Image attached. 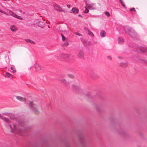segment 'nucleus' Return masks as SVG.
<instances>
[{
	"instance_id": "nucleus-28",
	"label": "nucleus",
	"mask_w": 147,
	"mask_h": 147,
	"mask_svg": "<svg viewBox=\"0 0 147 147\" xmlns=\"http://www.w3.org/2000/svg\"><path fill=\"white\" fill-rule=\"evenodd\" d=\"M73 89H74V90H78L79 89V88L78 87L76 86H75Z\"/></svg>"
},
{
	"instance_id": "nucleus-13",
	"label": "nucleus",
	"mask_w": 147,
	"mask_h": 147,
	"mask_svg": "<svg viewBox=\"0 0 147 147\" xmlns=\"http://www.w3.org/2000/svg\"><path fill=\"white\" fill-rule=\"evenodd\" d=\"M85 29L88 32L87 33L88 34L92 36H94L93 34L89 30L88 28H86Z\"/></svg>"
},
{
	"instance_id": "nucleus-24",
	"label": "nucleus",
	"mask_w": 147,
	"mask_h": 147,
	"mask_svg": "<svg viewBox=\"0 0 147 147\" xmlns=\"http://www.w3.org/2000/svg\"><path fill=\"white\" fill-rule=\"evenodd\" d=\"M61 35L62 36V40L63 41H64L65 40V38L64 36L62 34H61Z\"/></svg>"
},
{
	"instance_id": "nucleus-29",
	"label": "nucleus",
	"mask_w": 147,
	"mask_h": 147,
	"mask_svg": "<svg viewBox=\"0 0 147 147\" xmlns=\"http://www.w3.org/2000/svg\"><path fill=\"white\" fill-rule=\"evenodd\" d=\"M130 10L131 11H136V10L134 8V7H133L132 8L130 9Z\"/></svg>"
},
{
	"instance_id": "nucleus-34",
	"label": "nucleus",
	"mask_w": 147,
	"mask_h": 147,
	"mask_svg": "<svg viewBox=\"0 0 147 147\" xmlns=\"http://www.w3.org/2000/svg\"><path fill=\"white\" fill-rule=\"evenodd\" d=\"M3 116H1V115H0V119H1L2 117Z\"/></svg>"
},
{
	"instance_id": "nucleus-10",
	"label": "nucleus",
	"mask_w": 147,
	"mask_h": 147,
	"mask_svg": "<svg viewBox=\"0 0 147 147\" xmlns=\"http://www.w3.org/2000/svg\"><path fill=\"white\" fill-rule=\"evenodd\" d=\"M71 10L72 11V12L74 14H76L78 13L79 10L77 8L74 7Z\"/></svg>"
},
{
	"instance_id": "nucleus-26",
	"label": "nucleus",
	"mask_w": 147,
	"mask_h": 147,
	"mask_svg": "<svg viewBox=\"0 0 147 147\" xmlns=\"http://www.w3.org/2000/svg\"><path fill=\"white\" fill-rule=\"evenodd\" d=\"M68 45H69V44L67 42H65L64 44V45L65 46H66Z\"/></svg>"
},
{
	"instance_id": "nucleus-17",
	"label": "nucleus",
	"mask_w": 147,
	"mask_h": 147,
	"mask_svg": "<svg viewBox=\"0 0 147 147\" xmlns=\"http://www.w3.org/2000/svg\"><path fill=\"white\" fill-rule=\"evenodd\" d=\"M6 76L7 78H12V76L9 73L6 72Z\"/></svg>"
},
{
	"instance_id": "nucleus-12",
	"label": "nucleus",
	"mask_w": 147,
	"mask_h": 147,
	"mask_svg": "<svg viewBox=\"0 0 147 147\" xmlns=\"http://www.w3.org/2000/svg\"><path fill=\"white\" fill-rule=\"evenodd\" d=\"M35 67L36 70H41L42 68V67L38 64L36 65L35 66Z\"/></svg>"
},
{
	"instance_id": "nucleus-6",
	"label": "nucleus",
	"mask_w": 147,
	"mask_h": 147,
	"mask_svg": "<svg viewBox=\"0 0 147 147\" xmlns=\"http://www.w3.org/2000/svg\"><path fill=\"white\" fill-rule=\"evenodd\" d=\"M86 5L87 7L90 9L94 10L96 9V6L95 3L87 4Z\"/></svg>"
},
{
	"instance_id": "nucleus-38",
	"label": "nucleus",
	"mask_w": 147,
	"mask_h": 147,
	"mask_svg": "<svg viewBox=\"0 0 147 147\" xmlns=\"http://www.w3.org/2000/svg\"><path fill=\"white\" fill-rule=\"evenodd\" d=\"M20 126H21V127H22V126H21V125H20Z\"/></svg>"
},
{
	"instance_id": "nucleus-7",
	"label": "nucleus",
	"mask_w": 147,
	"mask_h": 147,
	"mask_svg": "<svg viewBox=\"0 0 147 147\" xmlns=\"http://www.w3.org/2000/svg\"><path fill=\"white\" fill-rule=\"evenodd\" d=\"M78 56L80 58L83 59L84 58V54L83 52L80 51L78 53Z\"/></svg>"
},
{
	"instance_id": "nucleus-4",
	"label": "nucleus",
	"mask_w": 147,
	"mask_h": 147,
	"mask_svg": "<svg viewBox=\"0 0 147 147\" xmlns=\"http://www.w3.org/2000/svg\"><path fill=\"white\" fill-rule=\"evenodd\" d=\"M125 31L129 35L132 37L136 33L135 31L132 28H129L127 30H125Z\"/></svg>"
},
{
	"instance_id": "nucleus-33",
	"label": "nucleus",
	"mask_w": 147,
	"mask_h": 147,
	"mask_svg": "<svg viewBox=\"0 0 147 147\" xmlns=\"http://www.w3.org/2000/svg\"><path fill=\"white\" fill-rule=\"evenodd\" d=\"M121 3H122L123 2V0H119Z\"/></svg>"
},
{
	"instance_id": "nucleus-9",
	"label": "nucleus",
	"mask_w": 147,
	"mask_h": 147,
	"mask_svg": "<svg viewBox=\"0 0 147 147\" xmlns=\"http://www.w3.org/2000/svg\"><path fill=\"white\" fill-rule=\"evenodd\" d=\"M10 29L11 31L13 32H16L18 30V29L16 26L13 25H12L10 26Z\"/></svg>"
},
{
	"instance_id": "nucleus-23",
	"label": "nucleus",
	"mask_w": 147,
	"mask_h": 147,
	"mask_svg": "<svg viewBox=\"0 0 147 147\" xmlns=\"http://www.w3.org/2000/svg\"><path fill=\"white\" fill-rule=\"evenodd\" d=\"M85 10L84 11V13H88L89 12V10L87 9V7H85Z\"/></svg>"
},
{
	"instance_id": "nucleus-19",
	"label": "nucleus",
	"mask_w": 147,
	"mask_h": 147,
	"mask_svg": "<svg viewBox=\"0 0 147 147\" xmlns=\"http://www.w3.org/2000/svg\"><path fill=\"white\" fill-rule=\"evenodd\" d=\"M12 16L20 19L22 20V18L20 16L16 15V14H14V15H12Z\"/></svg>"
},
{
	"instance_id": "nucleus-36",
	"label": "nucleus",
	"mask_w": 147,
	"mask_h": 147,
	"mask_svg": "<svg viewBox=\"0 0 147 147\" xmlns=\"http://www.w3.org/2000/svg\"><path fill=\"white\" fill-rule=\"evenodd\" d=\"M109 58L110 59H111V57H110V56L109 57Z\"/></svg>"
},
{
	"instance_id": "nucleus-37",
	"label": "nucleus",
	"mask_w": 147,
	"mask_h": 147,
	"mask_svg": "<svg viewBox=\"0 0 147 147\" xmlns=\"http://www.w3.org/2000/svg\"><path fill=\"white\" fill-rule=\"evenodd\" d=\"M0 12H2V11H0Z\"/></svg>"
},
{
	"instance_id": "nucleus-5",
	"label": "nucleus",
	"mask_w": 147,
	"mask_h": 147,
	"mask_svg": "<svg viewBox=\"0 0 147 147\" xmlns=\"http://www.w3.org/2000/svg\"><path fill=\"white\" fill-rule=\"evenodd\" d=\"M53 6L55 9L57 11L62 12L64 13H65V11L59 5L56 3H54L53 4Z\"/></svg>"
},
{
	"instance_id": "nucleus-27",
	"label": "nucleus",
	"mask_w": 147,
	"mask_h": 147,
	"mask_svg": "<svg viewBox=\"0 0 147 147\" xmlns=\"http://www.w3.org/2000/svg\"><path fill=\"white\" fill-rule=\"evenodd\" d=\"M75 34L76 35H78V36H82V34H80L79 33H78V32H76L75 33Z\"/></svg>"
},
{
	"instance_id": "nucleus-8",
	"label": "nucleus",
	"mask_w": 147,
	"mask_h": 147,
	"mask_svg": "<svg viewBox=\"0 0 147 147\" xmlns=\"http://www.w3.org/2000/svg\"><path fill=\"white\" fill-rule=\"evenodd\" d=\"M1 119L3 120V121H4L6 123H9L10 122V120L6 117H4V116H2Z\"/></svg>"
},
{
	"instance_id": "nucleus-11",
	"label": "nucleus",
	"mask_w": 147,
	"mask_h": 147,
	"mask_svg": "<svg viewBox=\"0 0 147 147\" xmlns=\"http://www.w3.org/2000/svg\"><path fill=\"white\" fill-rule=\"evenodd\" d=\"M16 98L18 100L22 101H25L26 100L25 98H23L20 96H16Z\"/></svg>"
},
{
	"instance_id": "nucleus-1",
	"label": "nucleus",
	"mask_w": 147,
	"mask_h": 147,
	"mask_svg": "<svg viewBox=\"0 0 147 147\" xmlns=\"http://www.w3.org/2000/svg\"><path fill=\"white\" fill-rule=\"evenodd\" d=\"M71 56L69 55L61 53L59 55L58 58L61 60L65 59L67 60L70 59Z\"/></svg>"
},
{
	"instance_id": "nucleus-20",
	"label": "nucleus",
	"mask_w": 147,
	"mask_h": 147,
	"mask_svg": "<svg viewBox=\"0 0 147 147\" xmlns=\"http://www.w3.org/2000/svg\"><path fill=\"white\" fill-rule=\"evenodd\" d=\"M11 69L12 70L13 73H14L16 72V70L14 66H11Z\"/></svg>"
},
{
	"instance_id": "nucleus-35",
	"label": "nucleus",
	"mask_w": 147,
	"mask_h": 147,
	"mask_svg": "<svg viewBox=\"0 0 147 147\" xmlns=\"http://www.w3.org/2000/svg\"><path fill=\"white\" fill-rule=\"evenodd\" d=\"M78 16H79L82 17V16L81 15H79Z\"/></svg>"
},
{
	"instance_id": "nucleus-18",
	"label": "nucleus",
	"mask_w": 147,
	"mask_h": 147,
	"mask_svg": "<svg viewBox=\"0 0 147 147\" xmlns=\"http://www.w3.org/2000/svg\"><path fill=\"white\" fill-rule=\"evenodd\" d=\"M25 40L27 42H29L31 44H35V43L33 41L29 39H25Z\"/></svg>"
},
{
	"instance_id": "nucleus-30",
	"label": "nucleus",
	"mask_w": 147,
	"mask_h": 147,
	"mask_svg": "<svg viewBox=\"0 0 147 147\" xmlns=\"http://www.w3.org/2000/svg\"><path fill=\"white\" fill-rule=\"evenodd\" d=\"M10 12H11V13H10V14L11 15V16H12V15H14V14H15L13 12H12L11 11Z\"/></svg>"
},
{
	"instance_id": "nucleus-25",
	"label": "nucleus",
	"mask_w": 147,
	"mask_h": 147,
	"mask_svg": "<svg viewBox=\"0 0 147 147\" xmlns=\"http://www.w3.org/2000/svg\"><path fill=\"white\" fill-rule=\"evenodd\" d=\"M67 76L69 77L70 78H74V76L70 74H68Z\"/></svg>"
},
{
	"instance_id": "nucleus-21",
	"label": "nucleus",
	"mask_w": 147,
	"mask_h": 147,
	"mask_svg": "<svg viewBox=\"0 0 147 147\" xmlns=\"http://www.w3.org/2000/svg\"><path fill=\"white\" fill-rule=\"evenodd\" d=\"M61 81L65 85H67L68 84V83L66 82L65 79L61 80Z\"/></svg>"
},
{
	"instance_id": "nucleus-3",
	"label": "nucleus",
	"mask_w": 147,
	"mask_h": 147,
	"mask_svg": "<svg viewBox=\"0 0 147 147\" xmlns=\"http://www.w3.org/2000/svg\"><path fill=\"white\" fill-rule=\"evenodd\" d=\"M9 126L11 128V131L13 132H16V131L19 132L22 130L20 129L19 127L17 128L16 125L15 124L13 125V128H12L11 125H9Z\"/></svg>"
},
{
	"instance_id": "nucleus-32",
	"label": "nucleus",
	"mask_w": 147,
	"mask_h": 147,
	"mask_svg": "<svg viewBox=\"0 0 147 147\" xmlns=\"http://www.w3.org/2000/svg\"><path fill=\"white\" fill-rule=\"evenodd\" d=\"M121 4H122V6H123L124 7H125V5H124V3H123H123H121Z\"/></svg>"
},
{
	"instance_id": "nucleus-31",
	"label": "nucleus",
	"mask_w": 147,
	"mask_h": 147,
	"mask_svg": "<svg viewBox=\"0 0 147 147\" xmlns=\"http://www.w3.org/2000/svg\"><path fill=\"white\" fill-rule=\"evenodd\" d=\"M67 7H68V8H70V5H67Z\"/></svg>"
},
{
	"instance_id": "nucleus-16",
	"label": "nucleus",
	"mask_w": 147,
	"mask_h": 147,
	"mask_svg": "<svg viewBox=\"0 0 147 147\" xmlns=\"http://www.w3.org/2000/svg\"><path fill=\"white\" fill-rule=\"evenodd\" d=\"M140 51L141 52H147V49L146 48L142 47L140 48Z\"/></svg>"
},
{
	"instance_id": "nucleus-14",
	"label": "nucleus",
	"mask_w": 147,
	"mask_h": 147,
	"mask_svg": "<svg viewBox=\"0 0 147 147\" xmlns=\"http://www.w3.org/2000/svg\"><path fill=\"white\" fill-rule=\"evenodd\" d=\"M106 35L105 32L104 30H102L100 32V35L102 37H105Z\"/></svg>"
},
{
	"instance_id": "nucleus-2",
	"label": "nucleus",
	"mask_w": 147,
	"mask_h": 147,
	"mask_svg": "<svg viewBox=\"0 0 147 147\" xmlns=\"http://www.w3.org/2000/svg\"><path fill=\"white\" fill-rule=\"evenodd\" d=\"M29 106L30 108H32L33 111L36 114H38L39 113L38 111L36 109V106L33 104L32 102H30L29 104Z\"/></svg>"
},
{
	"instance_id": "nucleus-15",
	"label": "nucleus",
	"mask_w": 147,
	"mask_h": 147,
	"mask_svg": "<svg viewBox=\"0 0 147 147\" xmlns=\"http://www.w3.org/2000/svg\"><path fill=\"white\" fill-rule=\"evenodd\" d=\"M124 42V40L122 38L119 37L118 38V42L119 44H122Z\"/></svg>"
},
{
	"instance_id": "nucleus-22",
	"label": "nucleus",
	"mask_w": 147,
	"mask_h": 147,
	"mask_svg": "<svg viewBox=\"0 0 147 147\" xmlns=\"http://www.w3.org/2000/svg\"><path fill=\"white\" fill-rule=\"evenodd\" d=\"M105 15L108 17H109L110 16V14L107 11L105 12Z\"/></svg>"
}]
</instances>
